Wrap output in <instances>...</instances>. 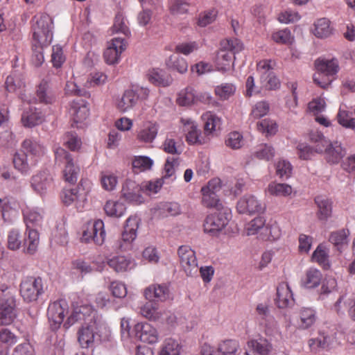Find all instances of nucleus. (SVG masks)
I'll list each match as a JSON object with an SVG mask.
<instances>
[{
    "mask_svg": "<svg viewBox=\"0 0 355 355\" xmlns=\"http://www.w3.org/2000/svg\"><path fill=\"white\" fill-rule=\"evenodd\" d=\"M139 223H126L122 232V238L113 245L116 252H126L132 249V243L137 237Z\"/></svg>",
    "mask_w": 355,
    "mask_h": 355,
    "instance_id": "nucleus-10",
    "label": "nucleus"
},
{
    "mask_svg": "<svg viewBox=\"0 0 355 355\" xmlns=\"http://www.w3.org/2000/svg\"><path fill=\"white\" fill-rule=\"evenodd\" d=\"M310 140L315 144V151L318 153H323L324 147L328 144V140L318 132H312L310 134Z\"/></svg>",
    "mask_w": 355,
    "mask_h": 355,
    "instance_id": "nucleus-59",
    "label": "nucleus"
},
{
    "mask_svg": "<svg viewBox=\"0 0 355 355\" xmlns=\"http://www.w3.org/2000/svg\"><path fill=\"white\" fill-rule=\"evenodd\" d=\"M225 144L232 149H239L243 145V136L238 132H230L225 139Z\"/></svg>",
    "mask_w": 355,
    "mask_h": 355,
    "instance_id": "nucleus-64",
    "label": "nucleus"
},
{
    "mask_svg": "<svg viewBox=\"0 0 355 355\" xmlns=\"http://www.w3.org/2000/svg\"><path fill=\"white\" fill-rule=\"evenodd\" d=\"M163 310L155 302L149 300L141 308V314L150 320L159 321L164 320Z\"/></svg>",
    "mask_w": 355,
    "mask_h": 355,
    "instance_id": "nucleus-30",
    "label": "nucleus"
},
{
    "mask_svg": "<svg viewBox=\"0 0 355 355\" xmlns=\"http://www.w3.org/2000/svg\"><path fill=\"white\" fill-rule=\"evenodd\" d=\"M216 15L217 11L215 9L209 10L200 13L198 19V25L201 27H205L215 21Z\"/></svg>",
    "mask_w": 355,
    "mask_h": 355,
    "instance_id": "nucleus-62",
    "label": "nucleus"
},
{
    "mask_svg": "<svg viewBox=\"0 0 355 355\" xmlns=\"http://www.w3.org/2000/svg\"><path fill=\"white\" fill-rule=\"evenodd\" d=\"M271 38L275 42L280 44H291L294 40L290 30L288 28L272 33Z\"/></svg>",
    "mask_w": 355,
    "mask_h": 355,
    "instance_id": "nucleus-47",
    "label": "nucleus"
},
{
    "mask_svg": "<svg viewBox=\"0 0 355 355\" xmlns=\"http://www.w3.org/2000/svg\"><path fill=\"white\" fill-rule=\"evenodd\" d=\"M28 157L22 150L16 152L13 155L14 167L23 175L28 174L31 168L37 164L35 159Z\"/></svg>",
    "mask_w": 355,
    "mask_h": 355,
    "instance_id": "nucleus-17",
    "label": "nucleus"
},
{
    "mask_svg": "<svg viewBox=\"0 0 355 355\" xmlns=\"http://www.w3.org/2000/svg\"><path fill=\"white\" fill-rule=\"evenodd\" d=\"M48 83L43 80L37 89L36 94L40 103L51 104L55 101V97L47 94Z\"/></svg>",
    "mask_w": 355,
    "mask_h": 355,
    "instance_id": "nucleus-49",
    "label": "nucleus"
},
{
    "mask_svg": "<svg viewBox=\"0 0 355 355\" xmlns=\"http://www.w3.org/2000/svg\"><path fill=\"white\" fill-rule=\"evenodd\" d=\"M276 65L275 60L270 59H264L260 60L257 64V69L261 74V80L266 76L270 72H273L272 69Z\"/></svg>",
    "mask_w": 355,
    "mask_h": 355,
    "instance_id": "nucleus-56",
    "label": "nucleus"
},
{
    "mask_svg": "<svg viewBox=\"0 0 355 355\" xmlns=\"http://www.w3.org/2000/svg\"><path fill=\"white\" fill-rule=\"evenodd\" d=\"M257 130L266 135H275L277 131V123L269 119H262L257 123Z\"/></svg>",
    "mask_w": 355,
    "mask_h": 355,
    "instance_id": "nucleus-50",
    "label": "nucleus"
},
{
    "mask_svg": "<svg viewBox=\"0 0 355 355\" xmlns=\"http://www.w3.org/2000/svg\"><path fill=\"white\" fill-rule=\"evenodd\" d=\"M330 21L327 18L318 19L314 24L313 33L318 38H326L331 34Z\"/></svg>",
    "mask_w": 355,
    "mask_h": 355,
    "instance_id": "nucleus-37",
    "label": "nucleus"
},
{
    "mask_svg": "<svg viewBox=\"0 0 355 355\" xmlns=\"http://www.w3.org/2000/svg\"><path fill=\"white\" fill-rule=\"evenodd\" d=\"M31 21L33 46L40 49L49 46L53 40L54 28L51 17L46 13H40L34 16Z\"/></svg>",
    "mask_w": 355,
    "mask_h": 355,
    "instance_id": "nucleus-2",
    "label": "nucleus"
},
{
    "mask_svg": "<svg viewBox=\"0 0 355 355\" xmlns=\"http://www.w3.org/2000/svg\"><path fill=\"white\" fill-rule=\"evenodd\" d=\"M315 65L318 72H321L332 78L339 69L338 62L336 59L318 58L315 60Z\"/></svg>",
    "mask_w": 355,
    "mask_h": 355,
    "instance_id": "nucleus-26",
    "label": "nucleus"
},
{
    "mask_svg": "<svg viewBox=\"0 0 355 355\" xmlns=\"http://www.w3.org/2000/svg\"><path fill=\"white\" fill-rule=\"evenodd\" d=\"M44 120L42 112L36 108L31 107L28 110L24 112L21 116V123L26 128H33L41 124Z\"/></svg>",
    "mask_w": 355,
    "mask_h": 355,
    "instance_id": "nucleus-27",
    "label": "nucleus"
},
{
    "mask_svg": "<svg viewBox=\"0 0 355 355\" xmlns=\"http://www.w3.org/2000/svg\"><path fill=\"white\" fill-rule=\"evenodd\" d=\"M106 214L111 217L119 218L123 216L125 211L123 203L114 200H108L104 206Z\"/></svg>",
    "mask_w": 355,
    "mask_h": 355,
    "instance_id": "nucleus-42",
    "label": "nucleus"
},
{
    "mask_svg": "<svg viewBox=\"0 0 355 355\" xmlns=\"http://www.w3.org/2000/svg\"><path fill=\"white\" fill-rule=\"evenodd\" d=\"M153 163L147 156H135L132 161L133 171L137 173L150 170Z\"/></svg>",
    "mask_w": 355,
    "mask_h": 355,
    "instance_id": "nucleus-41",
    "label": "nucleus"
},
{
    "mask_svg": "<svg viewBox=\"0 0 355 355\" xmlns=\"http://www.w3.org/2000/svg\"><path fill=\"white\" fill-rule=\"evenodd\" d=\"M168 69L175 71L181 74L185 73L188 70L187 60L179 55L173 54L166 60Z\"/></svg>",
    "mask_w": 355,
    "mask_h": 355,
    "instance_id": "nucleus-33",
    "label": "nucleus"
},
{
    "mask_svg": "<svg viewBox=\"0 0 355 355\" xmlns=\"http://www.w3.org/2000/svg\"><path fill=\"white\" fill-rule=\"evenodd\" d=\"M263 239L276 240L281 235V230L277 223H264Z\"/></svg>",
    "mask_w": 355,
    "mask_h": 355,
    "instance_id": "nucleus-52",
    "label": "nucleus"
},
{
    "mask_svg": "<svg viewBox=\"0 0 355 355\" xmlns=\"http://www.w3.org/2000/svg\"><path fill=\"white\" fill-rule=\"evenodd\" d=\"M157 131L158 128L157 125L149 123L140 130L137 134V138L140 141L150 143L156 137Z\"/></svg>",
    "mask_w": 355,
    "mask_h": 355,
    "instance_id": "nucleus-39",
    "label": "nucleus"
},
{
    "mask_svg": "<svg viewBox=\"0 0 355 355\" xmlns=\"http://www.w3.org/2000/svg\"><path fill=\"white\" fill-rule=\"evenodd\" d=\"M322 279L321 272L313 268L306 270L304 277L301 280L302 286L307 288H315L320 285Z\"/></svg>",
    "mask_w": 355,
    "mask_h": 355,
    "instance_id": "nucleus-32",
    "label": "nucleus"
},
{
    "mask_svg": "<svg viewBox=\"0 0 355 355\" xmlns=\"http://www.w3.org/2000/svg\"><path fill=\"white\" fill-rule=\"evenodd\" d=\"M125 40L121 37H114L108 42V45L103 53L105 61L108 64L118 63L121 54L126 49Z\"/></svg>",
    "mask_w": 355,
    "mask_h": 355,
    "instance_id": "nucleus-11",
    "label": "nucleus"
},
{
    "mask_svg": "<svg viewBox=\"0 0 355 355\" xmlns=\"http://www.w3.org/2000/svg\"><path fill=\"white\" fill-rule=\"evenodd\" d=\"M300 320L297 322L298 328L306 329L315 322V311L310 308H302L300 311Z\"/></svg>",
    "mask_w": 355,
    "mask_h": 355,
    "instance_id": "nucleus-36",
    "label": "nucleus"
},
{
    "mask_svg": "<svg viewBox=\"0 0 355 355\" xmlns=\"http://www.w3.org/2000/svg\"><path fill=\"white\" fill-rule=\"evenodd\" d=\"M227 224V223H204L203 230L205 233L215 236L221 233L226 234L225 229Z\"/></svg>",
    "mask_w": 355,
    "mask_h": 355,
    "instance_id": "nucleus-61",
    "label": "nucleus"
},
{
    "mask_svg": "<svg viewBox=\"0 0 355 355\" xmlns=\"http://www.w3.org/2000/svg\"><path fill=\"white\" fill-rule=\"evenodd\" d=\"M135 330L137 338L144 343L153 344L158 340L157 329L149 323H139L135 326Z\"/></svg>",
    "mask_w": 355,
    "mask_h": 355,
    "instance_id": "nucleus-16",
    "label": "nucleus"
},
{
    "mask_svg": "<svg viewBox=\"0 0 355 355\" xmlns=\"http://www.w3.org/2000/svg\"><path fill=\"white\" fill-rule=\"evenodd\" d=\"M217 52L214 64L217 71L224 73L234 68V54L243 49V44L236 38L224 40Z\"/></svg>",
    "mask_w": 355,
    "mask_h": 355,
    "instance_id": "nucleus-3",
    "label": "nucleus"
},
{
    "mask_svg": "<svg viewBox=\"0 0 355 355\" xmlns=\"http://www.w3.org/2000/svg\"><path fill=\"white\" fill-rule=\"evenodd\" d=\"M196 98L194 89L186 87L178 93L175 101L179 106H190L196 102Z\"/></svg>",
    "mask_w": 355,
    "mask_h": 355,
    "instance_id": "nucleus-35",
    "label": "nucleus"
},
{
    "mask_svg": "<svg viewBox=\"0 0 355 355\" xmlns=\"http://www.w3.org/2000/svg\"><path fill=\"white\" fill-rule=\"evenodd\" d=\"M2 217L5 222H10L18 215V203L11 197L0 198Z\"/></svg>",
    "mask_w": 355,
    "mask_h": 355,
    "instance_id": "nucleus-21",
    "label": "nucleus"
},
{
    "mask_svg": "<svg viewBox=\"0 0 355 355\" xmlns=\"http://www.w3.org/2000/svg\"><path fill=\"white\" fill-rule=\"evenodd\" d=\"M275 155L273 148L269 145L260 144L254 152V156L260 159L270 160Z\"/></svg>",
    "mask_w": 355,
    "mask_h": 355,
    "instance_id": "nucleus-58",
    "label": "nucleus"
},
{
    "mask_svg": "<svg viewBox=\"0 0 355 355\" xmlns=\"http://www.w3.org/2000/svg\"><path fill=\"white\" fill-rule=\"evenodd\" d=\"M15 297L6 294L0 300V325H7L12 322L16 317Z\"/></svg>",
    "mask_w": 355,
    "mask_h": 355,
    "instance_id": "nucleus-8",
    "label": "nucleus"
},
{
    "mask_svg": "<svg viewBox=\"0 0 355 355\" xmlns=\"http://www.w3.org/2000/svg\"><path fill=\"white\" fill-rule=\"evenodd\" d=\"M239 349L238 342L225 340L220 343L216 347L205 345L201 353L202 355H236Z\"/></svg>",
    "mask_w": 355,
    "mask_h": 355,
    "instance_id": "nucleus-9",
    "label": "nucleus"
},
{
    "mask_svg": "<svg viewBox=\"0 0 355 355\" xmlns=\"http://www.w3.org/2000/svg\"><path fill=\"white\" fill-rule=\"evenodd\" d=\"M248 346L260 355H268L272 349L270 343L263 338L248 341Z\"/></svg>",
    "mask_w": 355,
    "mask_h": 355,
    "instance_id": "nucleus-38",
    "label": "nucleus"
},
{
    "mask_svg": "<svg viewBox=\"0 0 355 355\" xmlns=\"http://www.w3.org/2000/svg\"><path fill=\"white\" fill-rule=\"evenodd\" d=\"M107 264L116 272L125 271L130 265V261L124 256H116L107 260Z\"/></svg>",
    "mask_w": 355,
    "mask_h": 355,
    "instance_id": "nucleus-45",
    "label": "nucleus"
},
{
    "mask_svg": "<svg viewBox=\"0 0 355 355\" xmlns=\"http://www.w3.org/2000/svg\"><path fill=\"white\" fill-rule=\"evenodd\" d=\"M68 91L76 97L71 101L69 113L71 120L78 128V123H83L89 116V103L85 98H89L90 93L76 83L68 85Z\"/></svg>",
    "mask_w": 355,
    "mask_h": 355,
    "instance_id": "nucleus-4",
    "label": "nucleus"
},
{
    "mask_svg": "<svg viewBox=\"0 0 355 355\" xmlns=\"http://www.w3.org/2000/svg\"><path fill=\"white\" fill-rule=\"evenodd\" d=\"M31 186L37 193L42 196L53 187V178L46 172L39 173L32 177Z\"/></svg>",
    "mask_w": 355,
    "mask_h": 355,
    "instance_id": "nucleus-19",
    "label": "nucleus"
},
{
    "mask_svg": "<svg viewBox=\"0 0 355 355\" xmlns=\"http://www.w3.org/2000/svg\"><path fill=\"white\" fill-rule=\"evenodd\" d=\"M79 186L70 189L68 192V206L70 205V201L75 202V206L78 209L83 208L84 203L86 201V192L82 189L80 191Z\"/></svg>",
    "mask_w": 355,
    "mask_h": 355,
    "instance_id": "nucleus-40",
    "label": "nucleus"
},
{
    "mask_svg": "<svg viewBox=\"0 0 355 355\" xmlns=\"http://www.w3.org/2000/svg\"><path fill=\"white\" fill-rule=\"evenodd\" d=\"M103 228L104 223H87L86 228L83 230L81 241L88 243L93 239L96 244H103L105 236Z\"/></svg>",
    "mask_w": 355,
    "mask_h": 355,
    "instance_id": "nucleus-15",
    "label": "nucleus"
},
{
    "mask_svg": "<svg viewBox=\"0 0 355 355\" xmlns=\"http://www.w3.org/2000/svg\"><path fill=\"white\" fill-rule=\"evenodd\" d=\"M275 300L277 306L280 309H284L293 304V293L287 284L282 283L277 286Z\"/></svg>",
    "mask_w": 355,
    "mask_h": 355,
    "instance_id": "nucleus-23",
    "label": "nucleus"
},
{
    "mask_svg": "<svg viewBox=\"0 0 355 355\" xmlns=\"http://www.w3.org/2000/svg\"><path fill=\"white\" fill-rule=\"evenodd\" d=\"M112 29L114 33L120 32L126 36L130 35V31L126 24V20L122 13L116 15Z\"/></svg>",
    "mask_w": 355,
    "mask_h": 355,
    "instance_id": "nucleus-55",
    "label": "nucleus"
},
{
    "mask_svg": "<svg viewBox=\"0 0 355 355\" xmlns=\"http://www.w3.org/2000/svg\"><path fill=\"white\" fill-rule=\"evenodd\" d=\"M312 259L322 266L324 268L329 267L328 254L324 248L321 245L318 246L316 250L313 252Z\"/></svg>",
    "mask_w": 355,
    "mask_h": 355,
    "instance_id": "nucleus-60",
    "label": "nucleus"
},
{
    "mask_svg": "<svg viewBox=\"0 0 355 355\" xmlns=\"http://www.w3.org/2000/svg\"><path fill=\"white\" fill-rule=\"evenodd\" d=\"M141 185L132 180H126L121 189V196L127 202L139 205L144 202Z\"/></svg>",
    "mask_w": 355,
    "mask_h": 355,
    "instance_id": "nucleus-12",
    "label": "nucleus"
},
{
    "mask_svg": "<svg viewBox=\"0 0 355 355\" xmlns=\"http://www.w3.org/2000/svg\"><path fill=\"white\" fill-rule=\"evenodd\" d=\"M202 204L207 208H216L219 209L222 205L220 200L216 193L202 191Z\"/></svg>",
    "mask_w": 355,
    "mask_h": 355,
    "instance_id": "nucleus-46",
    "label": "nucleus"
},
{
    "mask_svg": "<svg viewBox=\"0 0 355 355\" xmlns=\"http://www.w3.org/2000/svg\"><path fill=\"white\" fill-rule=\"evenodd\" d=\"M182 130L185 135L186 141L189 145H202L206 144L209 138H207L204 132L198 128L197 123L190 119L180 120Z\"/></svg>",
    "mask_w": 355,
    "mask_h": 355,
    "instance_id": "nucleus-6",
    "label": "nucleus"
},
{
    "mask_svg": "<svg viewBox=\"0 0 355 355\" xmlns=\"http://www.w3.org/2000/svg\"><path fill=\"white\" fill-rule=\"evenodd\" d=\"M236 87L232 83H223L214 88V94L220 101H226L233 96Z\"/></svg>",
    "mask_w": 355,
    "mask_h": 355,
    "instance_id": "nucleus-34",
    "label": "nucleus"
},
{
    "mask_svg": "<svg viewBox=\"0 0 355 355\" xmlns=\"http://www.w3.org/2000/svg\"><path fill=\"white\" fill-rule=\"evenodd\" d=\"M144 295L148 300H157L164 302L171 298V293L166 285H152L144 291Z\"/></svg>",
    "mask_w": 355,
    "mask_h": 355,
    "instance_id": "nucleus-22",
    "label": "nucleus"
},
{
    "mask_svg": "<svg viewBox=\"0 0 355 355\" xmlns=\"http://www.w3.org/2000/svg\"><path fill=\"white\" fill-rule=\"evenodd\" d=\"M323 152L325 153V159L331 164L338 163L345 155L340 144L338 141L331 143L328 141V144L324 147Z\"/></svg>",
    "mask_w": 355,
    "mask_h": 355,
    "instance_id": "nucleus-25",
    "label": "nucleus"
},
{
    "mask_svg": "<svg viewBox=\"0 0 355 355\" xmlns=\"http://www.w3.org/2000/svg\"><path fill=\"white\" fill-rule=\"evenodd\" d=\"M190 3L188 0H170L168 3V8L173 15L187 13Z\"/></svg>",
    "mask_w": 355,
    "mask_h": 355,
    "instance_id": "nucleus-51",
    "label": "nucleus"
},
{
    "mask_svg": "<svg viewBox=\"0 0 355 355\" xmlns=\"http://www.w3.org/2000/svg\"><path fill=\"white\" fill-rule=\"evenodd\" d=\"M137 103L135 92L133 89L125 91L121 98L116 103V109L120 112H125L132 109Z\"/></svg>",
    "mask_w": 355,
    "mask_h": 355,
    "instance_id": "nucleus-31",
    "label": "nucleus"
},
{
    "mask_svg": "<svg viewBox=\"0 0 355 355\" xmlns=\"http://www.w3.org/2000/svg\"><path fill=\"white\" fill-rule=\"evenodd\" d=\"M148 80L159 87H168L173 83V78L164 70L153 69L148 73Z\"/></svg>",
    "mask_w": 355,
    "mask_h": 355,
    "instance_id": "nucleus-24",
    "label": "nucleus"
},
{
    "mask_svg": "<svg viewBox=\"0 0 355 355\" xmlns=\"http://www.w3.org/2000/svg\"><path fill=\"white\" fill-rule=\"evenodd\" d=\"M180 347L178 341L168 338L164 343L159 355H180Z\"/></svg>",
    "mask_w": 355,
    "mask_h": 355,
    "instance_id": "nucleus-54",
    "label": "nucleus"
},
{
    "mask_svg": "<svg viewBox=\"0 0 355 355\" xmlns=\"http://www.w3.org/2000/svg\"><path fill=\"white\" fill-rule=\"evenodd\" d=\"M23 240L20 232L17 230H11L8 235V248L11 250H17L22 245Z\"/></svg>",
    "mask_w": 355,
    "mask_h": 355,
    "instance_id": "nucleus-57",
    "label": "nucleus"
},
{
    "mask_svg": "<svg viewBox=\"0 0 355 355\" xmlns=\"http://www.w3.org/2000/svg\"><path fill=\"white\" fill-rule=\"evenodd\" d=\"M240 214L248 213L250 214L261 212L264 207L253 196H245L241 198L236 206Z\"/></svg>",
    "mask_w": 355,
    "mask_h": 355,
    "instance_id": "nucleus-18",
    "label": "nucleus"
},
{
    "mask_svg": "<svg viewBox=\"0 0 355 355\" xmlns=\"http://www.w3.org/2000/svg\"><path fill=\"white\" fill-rule=\"evenodd\" d=\"M40 243V234L37 230L27 226L23 239L24 252L28 254H34Z\"/></svg>",
    "mask_w": 355,
    "mask_h": 355,
    "instance_id": "nucleus-20",
    "label": "nucleus"
},
{
    "mask_svg": "<svg viewBox=\"0 0 355 355\" xmlns=\"http://www.w3.org/2000/svg\"><path fill=\"white\" fill-rule=\"evenodd\" d=\"M163 184V178H157L154 180L144 182L141 184L143 193H146L147 195L157 193L162 187Z\"/></svg>",
    "mask_w": 355,
    "mask_h": 355,
    "instance_id": "nucleus-48",
    "label": "nucleus"
},
{
    "mask_svg": "<svg viewBox=\"0 0 355 355\" xmlns=\"http://www.w3.org/2000/svg\"><path fill=\"white\" fill-rule=\"evenodd\" d=\"M21 150L37 164L39 159L47 152L46 148L40 141L33 138L25 139L21 144Z\"/></svg>",
    "mask_w": 355,
    "mask_h": 355,
    "instance_id": "nucleus-14",
    "label": "nucleus"
},
{
    "mask_svg": "<svg viewBox=\"0 0 355 355\" xmlns=\"http://www.w3.org/2000/svg\"><path fill=\"white\" fill-rule=\"evenodd\" d=\"M178 254L180 265L187 276L197 274L198 266L195 252L189 245L179 247Z\"/></svg>",
    "mask_w": 355,
    "mask_h": 355,
    "instance_id": "nucleus-7",
    "label": "nucleus"
},
{
    "mask_svg": "<svg viewBox=\"0 0 355 355\" xmlns=\"http://www.w3.org/2000/svg\"><path fill=\"white\" fill-rule=\"evenodd\" d=\"M73 312L68 317V327L77 321L83 320L84 323L78 331V340L83 348L92 347L96 336L106 328L105 323L87 306H75L73 304Z\"/></svg>",
    "mask_w": 355,
    "mask_h": 355,
    "instance_id": "nucleus-1",
    "label": "nucleus"
},
{
    "mask_svg": "<svg viewBox=\"0 0 355 355\" xmlns=\"http://www.w3.org/2000/svg\"><path fill=\"white\" fill-rule=\"evenodd\" d=\"M67 301L60 300L51 304L48 309V318L53 330L58 329L63 323L65 317Z\"/></svg>",
    "mask_w": 355,
    "mask_h": 355,
    "instance_id": "nucleus-13",
    "label": "nucleus"
},
{
    "mask_svg": "<svg viewBox=\"0 0 355 355\" xmlns=\"http://www.w3.org/2000/svg\"><path fill=\"white\" fill-rule=\"evenodd\" d=\"M51 62L53 67L56 69L60 68L65 62V56L61 46H53Z\"/></svg>",
    "mask_w": 355,
    "mask_h": 355,
    "instance_id": "nucleus-53",
    "label": "nucleus"
},
{
    "mask_svg": "<svg viewBox=\"0 0 355 355\" xmlns=\"http://www.w3.org/2000/svg\"><path fill=\"white\" fill-rule=\"evenodd\" d=\"M43 292V283L40 277H27L21 283L20 293L24 300L27 302L36 301Z\"/></svg>",
    "mask_w": 355,
    "mask_h": 355,
    "instance_id": "nucleus-5",
    "label": "nucleus"
},
{
    "mask_svg": "<svg viewBox=\"0 0 355 355\" xmlns=\"http://www.w3.org/2000/svg\"><path fill=\"white\" fill-rule=\"evenodd\" d=\"M336 117L340 125L345 128L355 130V119L352 117V112L340 107Z\"/></svg>",
    "mask_w": 355,
    "mask_h": 355,
    "instance_id": "nucleus-44",
    "label": "nucleus"
},
{
    "mask_svg": "<svg viewBox=\"0 0 355 355\" xmlns=\"http://www.w3.org/2000/svg\"><path fill=\"white\" fill-rule=\"evenodd\" d=\"M268 193L275 196H288L292 193V187L283 183L271 182L268 187Z\"/></svg>",
    "mask_w": 355,
    "mask_h": 355,
    "instance_id": "nucleus-43",
    "label": "nucleus"
},
{
    "mask_svg": "<svg viewBox=\"0 0 355 355\" xmlns=\"http://www.w3.org/2000/svg\"><path fill=\"white\" fill-rule=\"evenodd\" d=\"M315 203L318 207V216L320 220H326L332 213V201L324 196H318L315 198Z\"/></svg>",
    "mask_w": 355,
    "mask_h": 355,
    "instance_id": "nucleus-28",
    "label": "nucleus"
},
{
    "mask_svg": "<svg viewBox=\"0 0 355 355\" xmlns=\"http://www.w3.org/2000/svg\"><path fill=\"white\" fill-rule=\"evenodd\" d=\"M198 48V44L196 42H182L175 46V52L188 55L197 51Z\"/></svg>",
    "mask_w": 355,
    "mask_h": 355,
    "instance_id": "nucleus-63",
    "label": "nucleus"
},
{
    "mask_svg": "<svg viewBox=\"0 0 355 355\" xmlns=\"http://www.w3.org/2000/svg\"><path fill=\"white\" fill-rule=\"evenodd\" d=\"M202 120L205 121L204 124V135L209 138L216 130L220 128L221 119L215 114L211 112H207L202 116Z\"/></svg>",
    "mask_w": 355,
    "mask_h": 355,
    "instance_id": "nucleus-29",
    "label": "nucleus"
}]
</instances>
